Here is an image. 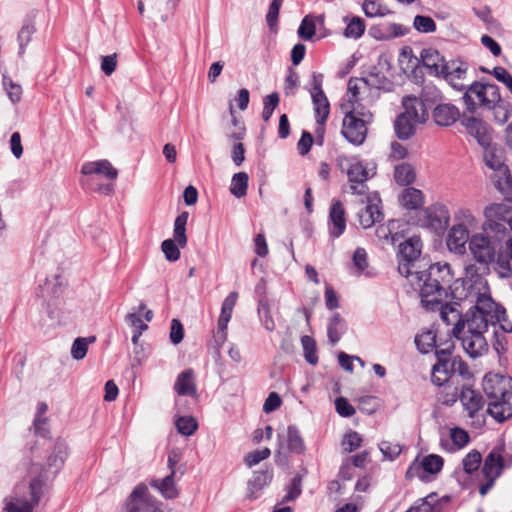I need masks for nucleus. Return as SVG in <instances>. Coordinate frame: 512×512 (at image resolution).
<instances>
[{"label": "nucleus", "instance_id": "obj_3", "mask_svg": "<svg viewBox=\"0 0 512 512\" xmlns=\"http://www.w3.org/2000/svg\"><path fill=\"white\" fill-rule=\"evenodd\" d=\"M454 274L447 262H436L426 270L415 272V284L419 287L422 306L427 311H436L440 300L447 299Z\"/></svg>", "mask_w": 512, "mask_h": 512}, {"label": "nucleus", "instance_id": "obj_59", "mask_svg": "<svg viewBox=\"0 0 512 512\" xmlns=\"http://www.w3.org/2000/svg\"><path fill=\"white\" fill-rule=\"evenodd\" d=\"M257 310H258L259 318H260L264 328L270 332L274 331L275 322H274L271 312H270L269 302L258 304Z\"/></svg>", "mask_w": 512, "mask_h": 512}, {"label": "nucleus", "instance_id": "obj_38", "mask_svg": "<svg viewBox=\"0 0 512 512\" xmlns=\"http://www.w3.org/2000/svg\"><path fill=\"white\" fill-rule=\"evenodd\" d=\"M287 448L289 452L294 454H303L306 450L304 440L296 425L287 427Z\"/></svg>", "mask_w": 512, "mask_h": 512}, {"label": "nucleus", "instance_id": "obj_36", "mask_svg": "<svg viewBox=\"0 0 512 512\" xmlns=\"http://www.w3.org/2000/svg\"><path fill=\"white\" fill-rule=\"evenodd\" d=\"M394 130L398 139L408 140L416 131V122L399 114L394 121Z\"/></svg>", "mask_w": 512, "mask_h": 512}, {"label": "nucleus", "instance_id": "obj_61", "mask_svg": "<svg viewBox=\"0 0 512 512\" xmlns=\"http://www.w3.org/2000/svg\"><path fill=\"white\" fill-rule=\"evenodd\" d=\"M363 439L361 435L356 431H349L345 434L342 445L347 452H353L362 445Z\"/></svg>", "mask_w": 512, "mask_h": 512}, {"label": "nucleus", "instance_id": "obj_30", "mask_svg": "<svg viewBox=\"0 0 512 512\" xmlns=\"http://www.w3.org/2000/svg\"><path fill=\"white\" fill-rule=\"evenodd\" d=\"M399 203L409 210L420 209L424 204V194L414 187L405 188L399 196Z\"/></svg>", "mask_w": 512, "mask_h": 512}, {"label": "nucleus", "instance_id": "obj_42", "mask_svg": "<svg viewBox=\"0 0 512 512\" xmlns=\"http://www.w3.org/2000/svg\"><path fill=\"white\" fill-rule=\"evenodd\" d=\"M343 20L347 22V26L344 29L343 35L346 38L359 39L365 32V21L359 16H353L348 21V17H344Z\"/></svg>", "mask_w": 512, "mask_h": 512}, {"label": "nucleus", "instance_id": "obj_37", "mask_svg": "<svg viewBox=\"0 0 512 512\" xmlns=\"http://www.w3.org/2000/svg\"><path fill=\"white\" fill-rule=\"evenodd\" d=\"M487 412L498 422H504L512 416V405L509 400L488 402Z\"/></svg>", "mask_w": 512, "mask_h": 512}, {"label": "nucleus", "instance_id": "obj_29", "mask_svg": "<svg viewBox=\"0 0 512 512\" xmlns=\"http://www.w3.org/2000/svg\"><path fill=\"white\" fill-rule=\"evenodd\" d=\"M422 241L419 236H412L399 245L398 257L404 261L414 262L421 254Z\"/></svg>", "mask_w": 512, "mask_h": 512}, {"label": "nucleus", "instance_id": "obj_22", "mask_svg": "<svg viewBox=\"0 0 512 512\" xmlns=\"http://www.w3.org/2000/svg\"><path fill=\"white\" fill-rule=\"evenodd\" d=\"M503 448L494 447L484 459L482 473L484 476L498 478L506 467V461L502 456Z\"/></svg>", "mask_w": 512, "mask_h": 512}, {"label": "nucleus", "instance_id": "obj_26", "mask_svg": "<svg viewBox=\"0 0 512 512\" xmlns=\"http://www.w3.org/2000/svg\"><path fill=\"white\" fill-rule=\"evenodd\" d=\"M81 173L83 175L102 174L110 180L118 177L117 169L106 159L85 162L81 167Z\"/></svg>", "mask_w": 512, "mask_h": 512}, {"label": "nucleus", "instance_id": "obj_19", "mask_svg": "<svg viewBox=\"0 0 512 512\" xmlns=\"http://www.w3.org/2000/svg\"><path fill=\"white\" fill-rule=\"evenodd\" d=\"M469 229L464 224L454 225L447 237V246L450 251L463 254L466 251V244L470 241Z\"/></svg>", "mask_w": 512, "mask_h": 512}, {"label": "nucleus", "instance_id": "obj_27", "mask_svg": "<svg viewBox=\"0 0 512 512\" xmlns=\"http://www.w3.org/2000/svg\"><path fill=\"white\" fill-rule=\"evenodd\" d=\"M174 389L181 396H196L197 388L193 369H186L177 376Z\"/></svg>", "mask_w": 512, "mask_h": 512}, {"label": "nucleus", "instance_id": "obj_63", "mask_svg": "<svg viewBox=\"0 0 512 512\" xmlns=\"http://www.w3.org/2000/svg\"><path fill=\"white\" fill-rule=\"evenodd\" d=\"M335 409L340 416L345 418L352 417L356 413L355 408L344 397L336 398Z\"/></svg>", "mask_w": 512, "mask_h": 512}, {"label": "nucleus", "instance_id": "obj_33", "mask_svg": "<svg viewBox=\"0 0 512 512\" xmlns=\"http://www.w3.org/2000/svg\"><path fill=\"white\" fill-rule=\"evenodd\" d=\"M464 319L467 332L476 333L479 331L480 334H484L488 326L491 325L487 318L483 316L479 317L478 312H475L472 307L464 314Z\"/></svg>", "mask_w": 512, "mask_h": 512}, {"label": "nucleus", "instance_id": "obj_5", "mask_svg": "<svg viewBox=\"0 0 512 512\" xmlns=\"http://www.w3.org/2000/svg\"><path fill=\"white\" fill-rule=\"evenodd\" d=\"M439 97V91L435 88H423L420 98L414 95L403 97L402 105L404 112L400 113L405 115L408 119L416 123H424L428 119V108Z\"/></svg>", "mask_w": 512, "mask_h": 512}, {"label": "nucleus", "instance_id": "obj_57", "mask_svg": "<svg viewBox=\"0 0 512 512\" xmlns=\"http://www.w3.org/2000/svg\"><path fill=\"white\" fill-rule=\"evenodd\" d=\"M298 36L303 40H311L316 33V25L310 15L305 16L298 28Z\"/></svg>", "mask_w": 512, "mask_h": 512}, {"label": "nucleus", "instance_id": "obj_55", "mask_svg": "<svg viewBox=\"0 0 512 512\" xmlns=\"http://www.w3.org/2000/svg\"><path fill=\"white\" fill-rule=\"evenodd\" d=\"M176 428L180 434L190 436L197 430L198 423L192 416H183L177 419Z\"/></svg>", "mask_w": 512, "mask_h": 512}, {"label": "nucleus", "instance_id": "obj_12", "mask_svg": "<svg viewBox=\"0 0 512 512\" xmlns=\"http://www.w3.org/2000/svg\"><path fill=\"white\" fill-rule=\"evenodd\" d=\"M472 308L478 312L479 317L487 318L493 326L505 320V308L496 303L490 295L479 294Z\"/></svg>", "mask_w": 512, "mask_h": 512}, {"label": "nucleus", "instance_id": "obj_7", "mask_svg": "<svg viewBox=\"0 0 512 512\" xmlns=\"http://www.w3.org/2000/svg\"><path fill=\"white\" fill-rule=\"evenodd\" d=\"M450 222V213L444 204L434 203L422 211V217L417 224L442 234L446 231Z\"/></svg>", "mask_w": 512, "mask_h": 512}, {"label": "nucleus", "instance_id": "obj_47", "mask_svg": "<svg viewBox=\"0 0 512 512\" xmlns=\"http://www.w3.org/2000/svg\"><path fill=\"white\" fill-rule=\"evenodd\" d=\"M484 148V161L485 164L494 171H501L503 168L508 171L504 165L501 155L497 154L496 148L492 147V144Z\"/></svg>", "mask_w": 512, "mask_h": 512}, {"label": "nucleus", "instance_id": "obj_39", "mask_svg": "<svg viewBox=\"0 0 512 512\" xmlns=\"http://www.w3.org/2000/svg\"><path fill=\"white\" fill-rule=\"evenodd\" d=\"M36 32L34 21L31 18H26L23 21L22 27L18 32L17 41L19 43V56L25 53L26 46L30 43L32 35Z\"/></svg>", "mask_w": 512, "mask_h": 512}, {"label": "nucleus", "instance_id": "obj_62", "mask_svg": "<svg viewBox=\"0 0 512 512\" xmlns=\"http://www.w3.org/2000/svg\"><path fill=\"white\" fill-rule=\"evenodd\" d=\"M350 109H346L345 112H352V115L356 118L363 119L365 123L370 124L373 120V114L361 103L353 102V104H349Z\"/></svg>", "mask_w": 512, "mask_h": 512}, {"label": "nucleus", "instance_id": "obj_31", "mask_svg": "<svg viewBox=\"0 0 512 512\" xmlns=\"http://www.w3.org/2000/svg\"><path fill=\"white\" fill-rule=\"evenodd\" d=\"M345 320L337 312L333 313L327 324V337L332 346L336 345L346 332Z\"/></svg>", "mask_w": 512, "mask_h": 512}, {"label": "nucleus", "instance_id": "obj_1", "mask_svg": "<svg viewBox=\"0 0 512 512\" xmlns=\"http://www.w3.org/2000/svg\"><path fill=\"white\" fill-rule=\"evenodd\" d=\"M482 233L471 236L469 250L473 258L483 269L496 261L502 277L512 274L510 259H512V237L509 231L501 223L490 222L487 218L484 222Z\"/></svg>", "mask_w": 512, "mask_h": 512}, {"label": "nucleus", "instance_id": "obj_18", "mask_svg": "<svg viewBox=\"0 0 512 512\" xmlns=\"http://www.w3.org/2000/svg\"><path fill=\"white\" fill-rule=\"evenodd\" d=\"M274 477V471L271 466H265L264 469L253 472V476L247 483V498L254 500L257 498L256 492L268 486Z\"/></svg>", "mask_w": 512, "mask_h": 512}, {"label": "nucleus", "instance_id": "obj_2", "mask_svg": "<svg viewBox=\"0 0 512 512\" xmlns=\"http://www.w3.org/2000/svg\"><path fill=\"white\" fill-rule=\"evenodd\" d=\"M33 426L35 435L41 437L42 441L36 440L24 450L22 464L28 469L31 468V462H34L44 467L46 474L51 472L55 475L63 467L68 455L67 444L61 438L54 442L51 440L46 417L35 416Z\"/></svg>", "mask_w": 512, "mask_h": 512}, {"label": "nucleus", "instance_id": "obj_41", "mask_svg": "<svg viewBox=\"0 0 512 512\" xmlns=\"http://www.w3.org/2000/svg\"><path fill=\"white\" fill-rule=\"evenodd\" d=\"M188 217L189 213L187 211H183L174 221L173 240L176 241L181 248H184L187 245L186 225Z\"/></svg>", "mask_w": 512, "mask_h": 512}, {"label": "nucleus", "instance_id": "obj_49", "mask_svg": "<svg viewBox=\"0 0 512 512\" xmlns=\"http://www.w3.org/2000/svg\"><path fill=\"white\" fill-rule=\"evenodd\" d=\"M95 340V336L76 338L71 347V355L73 359L82 360L87 354L89 343H93Z\"/></svg>", "mask_w": 512, "mask_h": 512}, {"label": "nucleus", "instance_id": "obj_50", "mask_svg": "<svg viewBox=\"0 0 512 512\" xmlns=\"http://www.w3.org/2000/svg\"><path fill=\"white\" fill-rule=\"evenodd\" d=\"M301 344L305 360L311 365H316L318 363V356L315 340L308 335H304L301 337Z\"/></svg>", "mask_w": 512, "mask_h": 512}, {"label": "nucleus", "instance_id": "obj_13", "mask_svg": "<svg viewBox=\"0 0 512 512\" xmlns=\"http://www.w3.org/2000/svg\"><path fill=\"white\" fill-rule=\"evenodd\" d=\"M473 95L479 100V105L488 108L490 104L489 96L487 95V86L485 82L474 81L468 86L464 95L463 101L466 105V112L473 115L477 110V103L474 101Z\"/></svg>", "mask_w": 512, "mask_h": 512}, {"label": "nucleus", "instance_id": "obj_52", "mask_svg": "<svg viewBox=\"0 0 512 512\" xmlns=\"http://www.w3.org/2000/svg\"><path fill=\"white\" fill-rule=\"evenodd\" d=\"M482 462V455L478 450L470 451L462 460L463 470L467 474L476 472Z\"/></svg>", "mask_w": 512, "mask_h": 512}, {"label": "nucleus", "instance_id": "obj_43", "mask_svg": "<svg viewBox=\"0 0 512 512\" xmlns=\"http://www.w3.org/2000/svg\"><path fill=\"white\" fill-rule=\"evenodd\" d=\"M362 10L368 18L383 17L392 13L380 0H364Z\"/></svg>", "mask_w": 512, "mask_h": 512}, {"label": "nucleus", "instance_id": "obj_24", "mask_svg": "<svg viewBox=\"0 0 512 512\" xmlns=\"http://www.w3.org/2000/svg\"><path fill=\"white\" fill-rule=\"evenodd\" d=\"M350 189L353 194L363 195L367 189L365 182L368 180V171L366 167L357 162L352 164L347 171Z\"/></svg>", "mask_w": 512, "mask_h": 512}, {"label": "nucleus", "instance_id": "obj_40", "mask_svg": "<svg viewBox=\"0 0 512 512\" xmlns=\"http://www.w3.org/2000/svg\"><path fill=\"white\" fill-rule=\"evenodd\" d=\"M394 179L401 186L411 185L416 179L413 166L409 163H401L394 168Z\"/></svg>", "mask_w": 512, "mask_h": 512}, {"label": "nucleus", "instance_id": "obj_15", "mask_svg": "<svg viewBox=\"0 0 512 512\" xmlns=\"http://www.w3.org/2000/svg\"><path fill=\"white\" fill-rule=\"evenodd\" d=\"M468 70V63L460 59L446 61L440 70V77L444 78L454 89L463 90L464 85H459L455 80L464 79Z\"/></svg>", "mask_w": 512, "mask_h": 512}, {"label": "nucleus", "instance_id": "obj_6", "mask_svg": "<svg viewBox=\"0 0 512 512\" xmlns=\"http://www.w3.org/2000/svg\"><path fill=\"white\" fill-rule=\"evenodd\" d=\"M161 503L154 499L144 483L138 484L128 496L123 512H163Z\"/></svg>", "mask_w": 512, "mask_h": 512}, {"label": "nucleus", "instance_id": "obj_9", "mask_svg": "<svg viewBox=\"0 0 512 512\" xmlns=\"http://www.w3.org/2000/svg\"><path fill=\"white\" fill-rule=\"evenodd\" d=\"M368 123H365L363 119L356 118L352 115V112H345L342 121V136L351 144L359 146L364 143L367 132Z\"/></svg>", "mask_w": 512, "mask_h": 512}, {"label": "nucleus", "instance_id": "obj_16", "mask_svg": "<svg viewBox=\"0 0 512 512\" xmlns=\"http://www.w3.org/2000/svg\"><path fill=\"white\" fill-rule=\"evenodd\" d=\"M458 339L461 340L463 349L471 358H477L488 350L487 341L479 331L476 333L463 332Z\"/></svg>", "mask_w": 512, "mask_h": 512}, {"label": "nucleus", "instance_id": "obj_56", "mask_svg": "<svg viewBox=\"0 0 512 512\" xmlns=\"http://www.w3.org/2000/svg\"><path fill=\"white\" fill-rule=\"evenodd\" d=\"M180 246L173 239H166L161 244V250L165 255L166 260L175 262L180 258Z\"/></svg>", "mask_w": 512, "mask_h": 512}, {"label": "nucleus", "instance_id": "obj_34", "mask_svg": "<svg viewBox=\"0 0 512 512\" xmlns=\"http://www.w3.org/2000/svg\"><path fill=\"white\" fill-rule=\"evenodd\" d=\"M471 286L469 281L464 278H456L454 274L451 287L447 291V298L450 297L452 301H457L461 304L468 297Z\"/></svg>", "mask_w": 512, "mask_h": 512}, {"label": "nucleus", "instance_id": "obj_48", "mask_svg": "<svg viewBox=\"0 0 512 512\" xmlns=\"http://www.w3.org/2000/svg\"><path fill=\"white\" fill-rule=\"evenodd\" d=\"M444 459L437 454H429L422 459L423 473L435 475L441 472Z\"/></svg>", "mask_w": 512, "mask_h": 512}, {"label": "nucleus", "instance_id": "obj_21", "mask_svg": "<svg viewBox=\"0 0 512 512\" xmlns=\"http://www.w3.org/2000/svg\"><path fill=\"white\" fill-rule=\"evenodd\" d=\"M432 117L437 125L443 127L451 126L462 118L459 109L451 103L436 105L432 111Z\"/></svg>", "mask_w": 512, "mask_h": 512}, {"label": "nucleus", "instance_id": "obj_32", "mask_svg": "<svg viewBox=\"0 0 512 512\" xmlns=\"http://www.w3.org/2000/svg\"><path fill=\"white\" fill-rule=\"evenodd\" d=\"M459 397L470 416L483 408L482 396L469 387H463Z\"/></svg>", "mask_w": 512, "mask_h": 512}, {"label": "nucleus", "instance_id": "obj_14", "mask_svg": "<svg viewBox=\"0 0 512 512\" xmlns=\"http://www.w3.org/2000/svg\"><path fill=\"white\" fill-rule=\"evenodd\" d=\"M367 199V205L363 209H361L357 214L360 225L364 229L372 227L376 223L382 221L384 218V214L382 212L381 207V199L378 193H375L373 198L371 196H368Z\"/></svg>", "mask_w": 512, "mask_h": 512}, {"label": "nucleus", "instance_id": "obj_54", "mask_svg": "<svg viewBox=\"0 0 512 512\" xmlns=\"http://www.w3.org/2000/svg\"><path fill=\"white\" fill-rule=\"evenodd\" d=\"M413 27L420 33H433L437 26L430 16L416 15L413 21Z\"/></svg>", "mask_w": 512, "mask_h": 512}, {"label": "nucleus", "instance_id": "obj_17", "mask_svg": "<svg viewBox=\"0 0 512 512\" xmlns=\"http://www.w3.org/2000/svg\"><path fill=\"white\" fill-rule=\"evenodd\" d=\"M437 361L432 367L431 381L436 386H443L454 374V358L436 357Z\"/></svg>", "mask_w": 512, "mask_h": 512}, {"label": "nucleus", "instance_id": "obj_8", "mask_svg": "<svg viewBox=\"0 0 512 512\" xmlns=\"http://www.w3.org/2000/svg\"><path fill=\"white\" fill-rule=\"evenodd\" d=\"M483 390L489 402L509 400L512 397V378L499 375H486Z\"/></svg>", "mask_w": 512, "mask_h": 512}, {"label": "nucleus", "instance_id": "obj_11", "mask_svg": "<svg viewBox=\"0 0 512 512\" xmlns=\"http://www.w3.org/2000/svg\"><path fill=\"white\" fill-rule=\"evenodd\" d=\"M461 124L465 127L467 133L476 139L481 147H487L492 144V128L480 118L466 116L465 112L461 118Z\"/></svg>", "mask_w": 512, "mask_h": 512}, {"label": "nucleus", "instance_id": "obj_58", "mask_svg": "<svg viewBox=\"0 0 512 512\" xmlns=\"http://www.w3.org/2000/svg\"><path fill=\"white\" fill-rule=\"evenodd\" d=\"M3 86L13 103H18L21 100L22 88L19 84L14 83L11 78L3 75Z\"/></svg>", "mask_w": 512, "mask_h": 512}, {"label": "nucleus", "instance_id": "obj_20", "mask_svg": "<svg viewBox=\"0 0 512 512\" xmlns=\"http://www.w3.org/2000/svg\"><path fill=\"white\" fill-rule=\"evenodd\" d=\"M485 218L490 222L501 223L504 228L512 231V210L502 203H493L484 210Z\"/></svg>", "mask_w": 512, "mask_h": 512}, {"label": "nucleus", "instance_id": "obj_46", "mask_svg": "<svg viewBox=\"0 0 512 512\" xmlns=\"http://www.w3.org/2000/svg\"><path fill=\"white\" fill-rule=\"evenodd\" d=\"M487 109L493 110L495 122L501 125L512 116V105L505 100L491 104Z\"/></svg>", "mask_w": 512, "mask_h": 512}, {"label": "nucleus", "instance_id": "obj_25", "mask_svg": "<svg viewBox=\"0 0 512 512\" xmlns=\"http://www.w3.org/2000/svg\"><path fill=\"white\" fill-rule=\"evenodd\" d=\"M420 58L430 75L440 77V70L442 65L446 64V59L437 49L432 47L422 49Z\"/></svg>", "mask_w": 512, "mask_h": 512}, {"label": "nucleus", "instance_id": "obj_53", "mask_svg": "<svg viewBox=\"0 0 512 512\" xmlns=\"http://www.w3.org/2000/svg\"><path fill=\"white\" fill-rule=\"evenodd\" d=\"M280 102V97L277 92H273L263 99V111H262V119L264 122H268L274 110L277 108Z\"/></svg>", "mask_w": 512, "mask_h": 512}, {"label": "nucleus", "instance_id": "obj_4", "mask_svg": "<svg viewBox=\"0 0 512 512\" xmlns=\"http://www.w3.org/2000/svg\"><path fill=\"white\" fill-rule=\"evenodd\" d=\"M27 475L30 477L29 490L30 500L18 496L5 498V512H33L47 489L49 475L45 468L31 462V468L27 469Z\"/></svg>", "mask_w": 512, "mask_h": 512}, {"label": "nucleus", "instance_id": "obj_28", "mask_svg": "<svg viewBox=\"0 0 512 512\" xmlns=\"http://www.w3.org/2000/svg\"><path fill=\"white\" fill-rule=\"evenodd\" d=\"M176 471L170 472L162 479H151L149 485L155 488L165 499H175L179 496L174 478Z\"/></svg>", "mask_w": 512, "mask_h": 512}, {"label": "nucleus", "instance_id": "obj_35", "mask_svg": "<svg viewBox=\"0 0 512 512\" xmlns=\"http://www.w3.org/2000/svg\"><path fill=\"white\" fill-rule=\"evenodd\" d=\"M315 119L326 122L330 114V103L324 92L311 93Z\"/></svg>", "mask_w": 512, "mask_h": 512}, {"label": "nucleus", "instance_id": "obj_51", "mask_svg": "<svg viewBox=\"0 0 512 512\" xmlns=\"http://www.w3.org/2000/svg\"><path fill=\"white\" fill-rule=\"evenodd\" d=\"M303 475L296 474L286 486L287 493L283 497L282 502H291L296 500L302 493Z\"/></svg>", "mask_w": 512, "mask_h": 512}, {"label": "nucleus", "instance_id": "obj_60", "mask_svg": "<svg viewBox=\"0 0 512 512\" xmlns=\"http://www.w3.org/2000/svg\"><path fill=\"white\" fill-rule=\"evenodd\" d=\"M271 455V451L269 448L265 447L261 450H254L252 452H249L245 458L244 463L247 467L251 468L257 464H259L261 461L267 459Z\"/></svg>", "mask_w": 512, "mask_h": 512}, {"label": "nucleus", "instance_id": "obj_10", "mask_svg": "<svg viewBox=\"0 0 512 512\" xmlns=\"http://www.w3.org/2000/svg\"><path fill=\"white\" fill-rule=\"evenodd\" d=\"M440 300L438 309L440 311L441 320L447 325H454L452 334L455 338H459V335L463 333L465 328L464 315L461 310V304L457 301L443 302Z\"/></svg>", "mask_w": 512, "mask_h": 512}, {"label": "nucleus", "instance_id": "obj_44", "mask_svg": "<svg viewBox=\"0 0 512 512\" xmlns=\"http://www.w3.org/2000/svg\"><path fill=\"white\" fill-rule=\"evenodd\" d=\"M417 349L422 354H427L437 346V335L432 330H427L415 337Z\"/></svg>", "mask_w": 512, "mask_h": 512}, {"label": "nucleus", "instance_id": "obj_64", "mask_svg": "<svg viewBox=\"0 0 512 512\" xmlns=\"http://www.w3.org/2000/svg\"><path fill=\"white\" fill-rule=\"evenodd\" d=\"M169 337H170V341L174 345L181 343L184 338V327H183L181 321L177 318H173L171 321Z\"/></svg>", "mask_w": 512, "mask_h": 512}, {"label": "nucleus", "instance_id": "obj_45", "mask_svg": "<svg viewBox=\"0 0 512 512\" xmlns=\"http://www.w3.org/2000/svg\"><path fill=\"white\" fill-rule=\"evenodd\" d=\"M249 176L246 172L235 173L232 177L230 192L236 198H242L247 194Z\"/></svg>", "mask_w": 512, "mask_h": 512}, {"label": "nucleus", "instance_id": "obj_23", "mask_svg": "<svg viewBox=\"0 0 512 512\" xmlns=\"http://www.w3.org/2000/svg\"><path fill=\"white\" fill-rule=\"evenodd\" d=\"M329 222L332 226L329 233L332 238L340 237L346 229L345 209L341 201L334 200L329 211Z\"/></svg>", "mask_w": 512, "mask_h": 512}]
</instances>
